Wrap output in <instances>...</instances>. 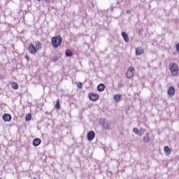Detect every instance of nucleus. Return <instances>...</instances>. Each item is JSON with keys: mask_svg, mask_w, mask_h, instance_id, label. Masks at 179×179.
<instances>
[{"mask_svg": "<svg viewBox=\"0 0 179 179\" xmlns=\"http://www.w3.org/2000/svg\"><path fill=\"white\" fill-rule=\"evenodd\" d=\"M55 108H57V110H59L61 108V105L59 104V99L57 100Z\"/></svg>", "mask_w": 179, "mask_h": 179, "instance_id": "obj_21", "label": "nucleus"}, {"mask_svg": "<svg viewBox=\"0 0 179 179\" xmlns=\"http://www.w3.org/2000/svg\"><path fill=\"white\" fill-rule=\"evenodd\" d=\"M164 152H166L167 155H170L171 153V149L169 146H165L164 148Z\"/></svg>", "mask_w": 179, "mask_h": 179, "instance_id": "obj_19", "label": "nucleus"}, {"mask_svg": "<svg viewBox=\"0 0 179 179\" xmlns=\"http://www.w3.org/2000/svg\"><path fill=\"white\" fill-rule=\"evenodd\" d=\"M95 136H96V134L93 131H89L87 134V140L90 141H93Z\"/></svg>", "mask_w": 179, "mask_h": 179, "instance_id": "obj_7", "label": "nucleus"}, {"mask_svg": "<svg viewBox=\"0 0 179 179\" xmlns=\"http://www.w3.org/2000/svg\"><path fill=\"white\" fill-rule=\"evenodd\" d=\"M101 125H102L104 129H110L111 128V124L108 122V120L103 119L102 122H101Z\"/></svg>", "mask_w": 179, "mask_h": 179, "instance_id": "obj_3", "label": "nucleus"}, {"mask_svg": "<svg viewBox=\"0 0 179 179\" xmlns=\"http://www.w3.org/2000/svg\"><path fill=\"white\" fill-rule=\"evenodd\" d=\"M41 143V139L40 138H34L33 141L34 146H38Z\"/></svg>", "mask_w": 179, "mask_h": 179, "instance_id": "obj_13", "label": "nucleus"}, {"mask_svg": "<svg viewBox=\"0 0 179 179\" xmlns=\"http://www.w3.org/2000/svg\"><path fill=\"white\" fill-rule=\"evenodd\" d=\"M122 36L125 43H128L129 41V36H128V34H127L125 31H122Z\"/></svg>", "mask_w": 179, "mask_h": 179, "instance_id": "obj_10", "label": "nucleus"}, {"mask_svg": "<svg viewBox=\"0 0 179 179\" xmlns=\"http://www.w3.org/2000/svg\"><path fill=\"white\" fill-rule=\"evenodd\" d=\"M3 121H5L6 122H8L9 121H10L12 120V116L10 114L8 113H5L3 117H2Z\"/></svg>", "mask_w": 179, "mask_h": 179, "instance_id": "obj_8", "label": "nucleus"}, {"mask_svg": "<svg viewBox=\"0 0 179 179\" xmlns=\"http://www.w3.org/2000/svg\"><path fill=\"white\" fill-rule=\"evenodd\" d=\"M26 59H29V57L27 56V57H26Z\"/></svg>", "mask_w": 179, "mask_h": 179, "instance_id": "obj_30", "label": "nucleus"}, {"mask_svg": "<svg viewBox=\"0 0 179 179\" xmlns=\"http://www.w3.org/2000/svg\"><path fill=\"white\" fill-rule=\"evenodd\" d=\"M0 79H5V76L4 75H1L0 76Z\"/></svg>", "mask_w": 179, "mask_h": 179, "instance_id": "obj_27", "label": "nucleus"}, {"mask_svg": "<svg viewBox=\"0 0 179 179\" xmlns=\"http://www.w3.org/2000/svg\"><path fill=\"white\" fill-rule=\"evenodd\" d=\"M150 139H149V134L147 133L146 134V136L143 137V141L145 143H148V142H149Z\"/></svg>", "mask_w": 179, "mask_h": 179, "instance_id": "obj_20", "label": "nucleus"}, {"mask_svg": "<svg viewBox=\"0 0 179 179\" xmlns=\"http://www.w3.org/2000/svg\"><path fill=\"white\" fill-rule=\"evenodd\" d=\"M52 45L54 48H58L61 44H62V36L60 35L54 36L51 39Z\"/></svg>", "mask_w": 179, "mask_h": 179, "instance_id": "obj_1", "label": "nucleus"}, {"mask_svg": "<svg viewBox=\"0 0 179 179\" xmlns=\"http://www.w3.org/2000/svg\"><path fill=\"white\" fill-rule=\"evenodd\" d=\"M105 89H106V85H104V84L103 83H101L97 86L98 92H104Z\"/></svg>", "mask_w": 179, "mask_h": 179, "instance_id": "obj_12", "label": "nucleus"}, {"mask_svg": "<svg viewBox=\"0 0 179 179\" xmlns=\"http://www.w3.org/2000/svg\"><path fill=\"white\" fill-rule=\"evenodd\" d=\"M113 99L115 101H121V94H115Z\"/></svg>", "mask_w": 179, "mask_h": 179, "instance_id": "obj_17", "label": "nucleus"}, {"mask_svg": "<svg viewBox=\"0 0 179 179\" xmlns=\"http://www.w3.org/2000/svg\"><path fill=\"white\" fill-rule=\"evenodd\" d=\"M45 2H50V0H44Z\"/></svg>", "mask_w": 179, "mask_h": 179, "instance_id": "obj_29", "label": "nucleus"}, {"mask_svg": "<svg viewBox=\"0 0 179 179\" xmlns=\"http://www.w3.org/2000/svg\"><path fill=\"white\" fill-rule=\"evenodd\" d=\"M66 57H72L73 55V52L71 51V50L67 49L65 52Z\"/></svg>", "mask_w": 179, "mask_h": 179, "instance_id": "obj_16", "label": "nucleus"}, {"mask_svg": "<svg viewBox=\"0 0 179 179\" xmlns=\"http://www.w3.org/2000/svg\"><path fill=\"white\" fill-rule=\"evenodd\" d=\"M89 99L91 100V101H97V100L100 99V96L99 94L90 93L89 94Z\"/></svg>", "mask_w": 179, "mask_h": 179, "instance_id": "obj_6", "label": "nucleus"}, {"mask_svg": "<svg viewBox=\"0 0 179 179\" xmlns=\"http://www.w3.org/2000/svg\"><path fill=\"white\" fill-rule=\"evenodd\" d=\"M35 45H36L35 48H36V50H41V48L43 47V45H41V42H40V41H36Z\"/></svg>", "mask_w": 179, "mask_h": 179, "instance_id": "obj_14", "label": "nucleus"}, {"mask_svg": "<svg viewBox=\"0 0 179 179\" xmlns=\"http://www.w3.org/2000/svg\"><path fill=\"white\" fill-rule=\"evenodd\" d=\"M133 132H134V134H136V135H138L139 134V129H138V128L134 127L133 129Z\"/></svg>", "mask_w": 179, "mask_h": 179, "instance_id": "obj_23", "label": "nucleus"}, {"mask_svg": "<svg viewBox=\"0 0 179 179\" xmlns=\"http://www.w3.org/2000/svg\"><path fill=\"white\" fill-rule=\"evenodd\" d=\"M169 70L173 76H177L178 75V65L176 63H170L169 64Z\"/></svg>", "mask_w": 179, "mask_h": 179, "instance_id": "obj_2", "label": "nucleus"}, {"mask_svg": "<svg viewBox=\"0 0 179 179\" xmlns=\"http://www.w3.org/2000/svg\"><path fill=\"white\" fill-rule=\"evenodd\" d=\"M145 52V50L143 48L138 47L136 49V55L139 56L142 55Z\"/></svg>", "mask_w": 179, "mask_h": 179, "instance_id": "obj_9", "label": "nucleus"}, {"mask_svg": "<svg viewBox=\"0 0 179 179\" xmlns=\"http://www.w3.org/2000/svg\"><path fill=\"white\" fill-rule=\"evenodd\" d=\"M77 87H78V89H82V87H83V84H82V83H78L77 84Z\"/></svg>", "mask_w": 179, "mask_h": 179, "instance_id": "obj_24", "label": "nucleus"}, {"mask_svg": "<svg viewBox=\"0 0 179 179\" xmlns=\"http://www.w3.org/2000/svg\"><path fill=\"white\" fill-rule=\"evenodd\" d=\"M145 131H146V130H145V129H143V128H141V129H140V132L142 133L143 134H145Z\"/></svg>", "mask_w": 179, "mask_h": 179, "instance_id": "obj_26", "label": "nucleus"}, {"mask_svg": "<svg viewBox=\"0 0 179 179\" xmlns=\"http://www.w3.org/2000/svg\"><path fill=\"white\" fill-rule=\"evenodd\" d=\"M117 87H118L119 89H121V87H124V84H123V83H119L117 84Z\"/></svg>", "mask_w": 179, "mask_h": 179, "instance_id": "obj_25", "label": "nucleus"}, {"mask_svg": "<svg viewBox=\"0 0 179 179\" xmlns=\"http://www.w3.org/2000/svg\"><path fill=\"white\" fill-rule=\"evenodd\" d=\"M28 50L30 54H32V55H36V53L37 52V49L36 48V46H34L33 44H30L29 45Z\"/></svg>", "mask_w": 179, "mask_h": 179, "instance_id": "obj_5", "label": "nucleus"}, {"mask_svg": "<svg viewBox=\"0 0 179 179\" xmlns=\"http://www.w3.org/2000/svg\"><path fill=\"white\" fill-rule=\"evenodd\" d=\"M11 87H13V89H14L15 90H17V89H19V85L17 84V83L13 82L11 83Z\"/></svg>", "mask_w": 179, "mask_h": 179, "instance_id": "obj_15", "label": "nucleus"}, {"mask_svg": "<svg viewBox=\"0 0 179 179\" xmlns=\"http://www.w3.org/2000/svg\"><path fill=\"white\" fill-rule=\"evenodd\" d=\"M169 96H173L176 93V90H174V87H170L167 92Z\"/></svg>", "mask_w": 179, "mask_h": 179, "instance_id": "obj_11", "label": "nucleus"}, {"mask_svg": "<svg viewBox=\"0 0 179 179\" xmlns=\"http://www.w3.org/2000/svg\"><path fill=\"white\" fill-rule=\"evenodd\" d=\"M137 135H138V136H141L143 135V134L141 131H139Z\"/></svg>", "mask_w": 179, "mask_h": 179, "instance_id": "obj_28", "label": "nucleus"}, {"mask_svg": "<svg viewBox=\"0 0 179 179\" xmlns=\"http://www.w3.org/2000/svg\"><path fill=\"white\" fill-rule=\"evenodd\" d=\"M30 120H31V113H28L26 115L25 120L26 121H30Z\"/></svg>", "mask_w": 179, "mask_h": 179, "instance_id": "obj_22", "label": "nucleus"}, {"mask_svg": "<svg viewBox=\"0 0 179 179\" xmlns=\"http://www.w3.org/2000/svg\"><path fill=\"white\" fill-rule=\"evenodd\" d=\"M59 59H61V55H58L52 58V61L53 62H57V61H58Z\"/></svg>", "mask_w": 179, "mask_h": 179, "instance_id": "obj_18", "label": "nucleus"}, {"mask_svg": "<svg viewBox=\"0 0 179 179\" xmlns=\"http://www.w3.org/2000/svg\"><path fill=\"white\" fill-rule=\"evenodd\" d=\"M135 71V69L134 67H129L126 73V76L127 79H131L134 76V71Z\"/></svg>", "mask_w": 179, "mask_h": 179, "instance_id": "obj_4", "label": "nucleus"}]
</instances>
